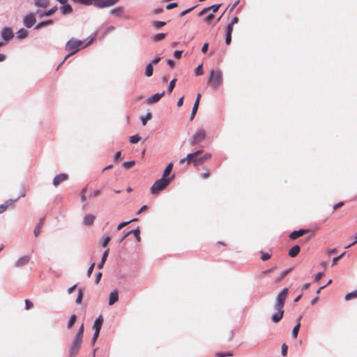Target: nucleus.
<instances>
[{"label":"nucleus","mask_w":357,"mask_h":357,"mask_svg":"<svg viewBox=\"0 0 357 357\" xmlns=\"http://www.w3.org/2000/svg\"><path fill=\"white\" fill-rule=\"evenodd\" d=\"M325 275L324 272H319L314 275V281L318 282L322 277Z\"/></svg>","instance_id":"50"},{"label":"nucleus","mask_w":357,"mask_h":357,"mask_svg":"<svg viewBox=\"0 0 357 357\" xmlns=\"http://www.w3.org/2000/svg\"><path fill=\"white\" fill-rule=\"evenodd\" d=\"M261 259L262 261H266L271 258V255L269 253L264 252L262 251L261 252Z\"/></svg>","instance_id":"48"},{"label":"nucleus","mask_w":357,"mask_h":357,"mask_svg":"<svg viewBox=\"0 0 357 357\" xmlns=\"http://www.w3.org/2000/svg\"><path fill=\"white\" fill-rule=\"evenodd\" d=\"M166 36V33H160L153 36V39L154 41L158 42L163 40Z\"/></svg>","instance_id":"37"},{"label":"nucleus","mask_w":357,"mask_h":357,"mask_svg":"<svg viewBox=\"0 0 357 357\" xmlns=\"http://www.w3.org/2000/svg\"><path fill=\"white\" fill-rule=\"evenodd\" d=\"M213 17H214L213 14V13H210V14H208V15L204 18V21H205L206 23L209 24V23H211V20L213 19Z\"/></svg>","instance_id":"53"},{"label":"nucleus","mask_w":357,"mask_h":357,"mask_svg":"<svg viewBox=\"0 0 357 357\" xmlns=\"http://www.w3.org/2000/svg\"><path fill=\"white\" fill-rule=\"evenodd\" d=\"M176 79L174 78L172 80L170 81L169 84V86H168V88H167V92L168 93H171L174 88L175 87V85H176Z\"/></svg>","instance_id":"44"},{"label":"nucleus","mask_w":357,"mask_h":357,"mask_svg":"<svg viewBox=\"0 0 357 357\" xmlns=\"http://www.w3.org/2000/svg\"><path fill=\"white\" fill-rule=\"evenodd\" d=\"M204 73L203 70V65L200 64L195 69V75L196 76L202 75Z\"/></svg>","instance_id":"43"},{"label":"nucleus","mask_w":357,"mask_h":357,"mask_svg":"<svg viewBox=\"0 0 357 357\" xmlns=\"http://www.w3.org/2000/svg\"><path fill=\"white\" fill-rule=\"evenodd\" d=\"M45 217L41 218L39 220L38 223L35 227L34 230H33V234H34L35 237H38L39 236V234L40 233V229L43 226V222L45 221Z\"/></svg>","instance_id":"20"},{"label":"nucleus","mask_w":357,"mask_h":357,"mask_svg":"<svg viewBox=\"0 0 357 357\" xmlns=\"http://www.w3.org/2000/svg\"><path fill=\"white\" fill-rule=\"evenodd\" d=\"M130 231H132V234H134L135 237L136 238V240L139 242L141 241V238L139 236V228L137 227L135 229L130 230Z\"/></svg>","instance_id":"42"},{"label":"nucleus","mask_w":357,"mask_h":357,"mask_svg":"<svg viewBox=\"0 0 357 357\" xmlns=\"http://www.w3.org/2000/svg\"><path fill=\"white\" fill-rule=\"evenodd\" d=\"M119 300V293L117 290H114L109 294V305H112Z\"/></svg>","instance_id":"19"},{"label":"nucleus","mask_w":357,"mask_h":357,"mask_svg":"<svg viewBox=\"0 0 357 357\" xmlns=\"http://www.w3.org/2000/svg\"><path fill=\"white\" fill-rule=\"evenodd\" d=\"M84 6L93 5L98 8H108L116 4L119 0H77Z\"/></svg>","instance_id":"5"},{"label":"nucleus","mask_w":357,"mask_h":357,"mask_svg":"<svg viewBox=\"0 0 357 357\" xmlns=\"http://www.w3.org/2000/svg\"><path fill=\"white\" fill-rule=\"evenodd\" d=\"M102 273L101 272H98L96 275V280H95V282L96 284L99 283V282L101 280V278H102Z\"/></svg>","instance_id":"59"},{"label":"nucleus","mask_w":357,"mask_h":357,"mask_svg":"<svg viewBox=\"0 0 357 357\" xmlns=\"http://www.w3.org/2000/svg\"><path fill=\"white\" fill-rule=\"evenodd\" d=\"M345 255V252H342L341 255H340L339 256L337 257H335L333 259V263H332V266H334L335 264V263L340 260L344 255Z\"/></svg>","instance_id":"51"},{"label":"nucleus","mask_w":357,"mask_h":357,"mask_svg":"<svg viewBox=\"0 0 357 357\" xmlns=\"http://www.w3.org/2000/svg\"><path fill=\"white\" fill-rule=\"evenodd\" d=\"M77 317L75 314H72L68 321L67 328H70L75 324Z\"/></svg>","instance_id":"34"},{"label":"nucleus","mask_w":357,"mask_h":357,"mask_svg":"<svg viewBox=\"0 0 357 357\" xmlns=\"http://www.w3.org/2000/svg\"><path fill=\"white\" fill-rule=\"evenodd\" d=\"M91 42L90 40L86 45L83 46V41L80 40L75 39V38H70L65 45V50L68 52V55L64 58V59L61 62V63L57 67V69L66 61V60L70 56L77 53L79 50L82 48H84L88 44Z\"/></svg>","instance_id":"2"},{"label":"nucleus","mask_w":357,"mask_h":357,"mask_svg":"<svg viewBox=\"0 0 357 357\" xmlns=\"http://www.w3.org/2000/svg\"><path fill=\"white\" fill-rule=\"evenodd\" d=\"M288 291L289 290L287 288H283L276 296L274 305V308L276 310V312H275L271 317V320L274 323L279 322L283 317V307L288 295Z\"/></svg>","instance_id":"1"},{"label":"nucleus","mask_w":357,"mask_h":357,"mask_svg":"<svg viewBox=\"0 0 357 357\" xmlns=\"http://www.w3.org/2000/svg\"><path fill=\"white\" fill-rule=\"evenodd\" d=\"M300 327H301V323L298 322L293 328L292 331H291V336H292L293 338H296L297 337L298 333V331H299V329H300Z\"/></svg>","instance_id":"30"},{"label":"nucleus","mask_w":357,"mask_h":357,"mask_svg":"<svg viewBox=\"0 0 357 357\" xmlns=\"http://www.w3.org/2000/svg\"><path fill=\"white\" fill-rule=\"evenodd\" d=\"M200 98H201V94L198 93V95L197 96V98H196V100L195 101V103H194L192 112H191V114H190V120H191V121L195 118V114H196V113L197 112Z\"/></svg>","instance_id":"16"},{"label":"nucleus","mask_w":357,"mask_h":357,"mask_svg":"<svg viewBox=\"0 0 357 357\" xmlns=\"http://www.w3.org/2000/svg\"><path fill=\"white\" fill-rule=\"evenodd\" d=\"M57 9H58V7L56 6H55L47 11H40V10H38L36 12V14H38V16L40 17H49V16L52 15L57 10Z\"/></svg>","instance_id":"15"},{"label":"nucleus","mask_w":357,"mask_h":357,"mask_svg":"<svg viewBox=\"0 0 357 357\" xmlns=\"http://www.w3.org/2000/svg\"><path fill=\"white\" fill-rule=\"evenodd\" d=\"M95 266V263H92L87 270V276L90 277Z\"/></svg>","instance_id":"56"},{"label":"nucleus","mask_w":357,"mask_h":357,"mask_svg":"<svg viewBox=\"0 0 357 357\" xmlns=\"http://www.w3.org/2000/svg\"><path fill=\"white\" fill-rule=\"evenodd\" d=\"M233 354L231 352H218L216 353V357H227L231 356Z\"/></svg>","instance_id":"47"},{"label":"nucleus","mask_w":357,"mask_h":357,"mask_svg":"<svg viewBox=\"0 0 357 357\" xmlns=\"http://www.w3.org/2000/svg\"><path fill=\"white\" fill-rule=\"evenodd\" d=\"M84 334V324H82L75 335L70 346L69 357H75L81 347Z\"/></svg>","instance_id":"3"},{"label":"nucleus","mask_w":357,"mask_h":357,"mask_svg":"<svg viewBox=\"0 0 357 357\" xmlns=\"http://www.w3.org/2000/svg\"><path fill=\"white\" fill-rule=\"evenodd\" d=\"M68 178V175L65 173H61L59 174H57L54 178H53V185L56 187L58 186L61 183L66 181Z\"/></svg>","instance_id":"11"},{"label":"nucleus","mask_w":357,"mask_h":357,"mask_svg":"<svg viewBox=\"0 0 357 357\" xmlns=\"http://www.w3.org/2000/svg\"><path fill=\"white\" fill-rule=\"evenodd\" d=\"M36 15V13H30L23 17V24L26 28H31L35 24Z\"/></svg>","instance_id":"8"},{"label":"nucleus","mask_w":357,"mask_h":357,"mask_svg":"<svg viewBox=\"0 0 357 357\" xmlns=\"http://www.w3.org/2000/svg\"><path fill=\"white\" fill-rule=\"evenodd\" d=\"M231 42V34L226 33L225 43L229 45Z\"/></svg>","instance_id":"60"},{"label":"nucleus","mask_w":357,"mask_h":357,"mask_svg":"<svg viewBox=\"0 0 357 357\" xmlns=\"http://www.w3.org/2000/svg\"><path fill=\"white\" fill-rule=\"evenodd\" d=\"M166 24V22H163V21H154L153 22V26L156 29H160L161 27H162L163 26H165Z\"/></svg>","instance_id":"41"},{"label":"nucleus","mask_w":357,"mask_h":357,"mask_svg":"<svg viewBox=\"0 0 357 357\" xmlns=\"http://www.w3.org/2000/svg\"><path fill=\"white\" fill-rule=\"evenodd\" d=\"M309 232L308 229H301L298 230H294L289 234V238L292 240L296 239L300 236Z\"/></svg>","instance_id":"14"},{"label":"nucleus","mask_w":357,"mask_h":357,"mask_svg":"<svg viewBox=\"0 0 357 357\" xmlns=\"http://www.w3.org/2000/svg\"><path fill=\"white\" fill-rule=\"evenodd\" d=\"M288 346L286 343H283L281 346V355L286 356L287 355Z\"/></svg>","instance_id":"45"},{"label":"nucleus","mask_w":357,"mask_h":357,"mask_svg":"<svg viewBox=\"0 0 357 357\" xmlns=\"http://www.w3.org/2000/svg\"><path fill=\"white\" fill-rule=\"evenodd\" d=\"M195 7H196V6H192V7H191V8H188V9H185V10H183V11L180 13V15H181V16H183V15H186V14L189 13H190V12H191L193 9H195Z\"/></svg>","instance_id":"52"},{"label":"nucleus","mask_w":357,"mask_h":357,"mask_svg":"<svg viewBox=\"0 0 357 357\" xmlns=\"http://www.w3.org/2000/svg\"><path fill=\"white\" fill-rule=\"evenodd\" d=\"M109 252V249H107L106 250L104 251V252L102 255V257H101V260H100V263L98 264V268L99 269L102 268V267L107 260V258L108 257Z\"/></svg>","instance_id":"23"},{"label":"nucleus","mask_w":357,"mask_h":357,"mask_svg":"<svg viewBox=\"0 0 357 357\" xmlns=\"http://www.w3.org/2000/svg\"><path fill=\"white\" fill-rule=\"evenodd\" d=\"M165 95V91H162V93H155L151 97L148 98L146 100L147 104H151L153 102H156L160 100V99Z\"/></svg>","instance_id":"17"},{"label":"nucleus","mask_w":357,"mask_h":357,"mask_svg":"<svg viewBox=\"0 0 357 357\" xmlns=\"http://www.w3.org/2000/svg\"><path fill=\"white\" fill-rule=\"evenodd\" d=\"M208 43H205L202 47V52L203 53H206L208 51Z\"/></svg>","instance_id":"63"},{"label":"nucleus","mask_w":357,"mask_h":357,"mask_svg":"<svg viewBox=\"0 0 357 357\" xmlns=\"http://www.w3.org/2000/svg\"><path fill=\"white\" fill-rule=\"evenodd\" d=\"M182 53H183V51L181 50H176L174 52V56L178 59L181 57L182 56Z\"/></svg>","instance_id":"57"},{"label":"nucleus","mask_w":357,"mask_h":357,"mask_svg":"<svg viewBox=\"0 0 357 357\" xmlns=\"http://www.w3.org/2000/svg\"><path fill=\"white\" fill-rule=\"evenodd\" d=\"M31 259V257L28 255H24L20 257L14 264L15 268H20L27 264Z\"/></svg>","instance_id":"12"},{"label":"nucleus","mask_w":357,"mask_h":357,"mask_svg":"<svg viewBox=\"0 0 357 357\" xmlns=\"http://www.w3.org/2000/svg\"><path fill=\"white\" fill-rule=\"evenodd\" d=\"M152 117V114L151 112H148L144 116H141L140 119L142 121V123L143 126H145L147 123V121L150 120Z\"/></svg>","instance_id":"32"},{"label":"nucleus","mask_w":357,"mask_h":357,"mask_svg":"<svg viewBox=\"0 0 357 357\" xmlns=\"http://www.w3.org/2000/svg\"><path fill=\"white\" fill-rule=\"evenodd\" d=\"M233 31V25L231 24H228L227 26V32L226 33L231 34Z\"/></svg>","instance_id":"61"},{"label":"nucleus","mask_w":357,"mask_h":357,"mask_svg":"<svg viewBox=\"0 0 357 357\" xmlns=\"http://www.w3.org/2000/svg\"><path fill=\"white\" fill-rule=\"evenodd\" d=\"M129 224V222L128 221H124V222H121L118 226H117V229L118 230H120L123 227L126 226L127 225Z\"/></svg>","instance_id":"62"},{"label":"nucleus","mask_w":357,"mask_h":357,"mask_svg":"<svg viewBox=\"0 0 357 357\" xmlns=\"http://www.w3.org/2000/svg\"><path fill=\"white\" fill-rule=\"evenodd\" d=\"M33 307V303L31 301H30L28 299H26L25 300V309L26 310H29L31 309V307Z\"/></svg>","instance_id":"55"},{"label":"nucleus","mask_w":357,"mask_h":357,"mask_svg":"<svg viewBox=\"0 0 357 357\" xmlns=\"http://www.w3.org/2000/svg\"><path fill=\"white\" fill-rule=\"evenodd\" d=\"M122 13V8L121 7H116L115 8L111 9L109 10V13L112 15H119Z\"/></svg>","instance_id":"36"},{"label":"nucleus","mask_w":357,"mask_h":357,"mask_svg":"<svg viewBox=\"0 0 357 357\" xmlns=\"http://www.w3.org/2000/svg\"><path fill=\"white\" fill-rule=\"evenodd\" d=\"M223 82L222 73L220 70H211L208 78L207 84L213 89H217Z\"/></svg>","instance_id":"4"},{"label":"nucleus","mask_w":357,"mask_h":357,"mask_svg":"<svg viewBox=\"0 0 357 357\" xmlns=\"http://www.w3.org/2000/svg\"><path fill=\"white\" fill-rule=\"evenodd\" d=\"M96 216L92 214H87L84 217L83 224L86 226H91L93 224Z\"/></svg>","instance_id":"18"},{"label":"nucleus","mask_w":357,"mask_h":357,"mask_svg":"<svg viewBox=\"0 0 357 357\" xmlns=\"http://www.w3.org/2000/svg\"><path fill=\"white\" fill-rule=\"evenodd\" d=\"M291 268H287L285 270H284L281 273L280 275L278 276V278H277L276 281L277 282H279L281 280H282L287 275H288L289 273V272L291 271Z\"/></svg>","instance_id":"38"},{"label":"nucleus","mask_w":357,"mask_h":357,"mask_svg":"<svg viewBox=\"0 0 357 357\" xmlns=\"http://www.w3.org/2000/svg\"><path fill=\"white\" fill-rule=\"evenodd\" d=\"M99 334H100V331H94L92 339H91V342H92L93 344H94L95 342L96 341L97 338L99 336Z\"/></svg>","instance_id":"54"},{"label":"nucleus","mask_w":357,"mask_h":357,"mask_svg":"<svg viewBox=\"0 0 357 357\" xmlns=\"http://www.w3.org/2000/svg\"><path fill=\"white\" fill-rule=\"evenodd\" d=\"M18 200L16 199H9L6 200L3 204L0 205V214L4 213L9 207L13 208L14 204Z\"/></svg>","instance_id":"9"},{"label":"nucleus","mask_w":357,"mask_h":357,"mask_svg":"<svg viewBox=\"0 0 357 357\" xmlns=\"http://www.w3.org/2000/svg\"><path fill=\"white\" fill-rule=\"evenodd\" d=\"M206 133L204 128H199L195 133L190 137L189 144L190 146H195L205 140Z\"/></svg>","instance_id":"7"},{"label":"nucleus","mask_w":357,"mask_h":357,"mask_svg":"<svg viewBox=\"0 0 357 357\" xmlns=\"http://www.w3.org/2000/svg\"><path fill=\"white\" fill-rule=\"evenodd\" d=\"M103 323V318L102 315H100L95 320L93 323V328H95V331H100L102 325Z\"/></svg>","instance_id":"22"},{"label":"nucleus","mask_w":357,"mask_h":357,"mask_svg":"<svg viewBox=\"0 0 357 357\" xmlns=\"http://www.w3.org/2000/svg\"><path fill=\"white\" fill-rule=\"evenodd\" d=\"M153 66L152 65V63H149L146 66L144 74L146 77H151L153 75Z\"/></svg>","instance_id":"27"},{"label":"nucleus","mask_w":357,"mask_h":357,"mask_svg":"<svg viewBox=\"0 0 357 357\" xmlns=\"http://www.w3.org/2000/svg\"><path fill=\"white\" fill-rule=\"evenodd\" d=\"M60 10L63 15H68L73 12V8L70 4L66 3L60 6Z\"/></svg>","instance_id":"21"},{"label":"nucleus","mask_w":357,"mask_h":357,"mask_svg":"<svg viewBox=\"0 0 357 357\" xmlns=\"http://www.w3.org/2000/svg\"><path fill=\"white\" fill-rule=\"evenodd\" d=\"M355 298H357V289L346 294L344 297L347 301H349Z\"/></svg>","instance_id":"33"},{"label":"nucleus","mask_w":357,"mask_h":357,"mask_svg":"<svg viewBox=\"0 0 357 357\" xmlns=\"http://www.w3.org/2000/svg\"><path fill=\"white\" fill-rule=\"evenodd\" d=\"M193 160H194L193 155L190 153H188L185 158L181 159L179 161V163L183 164L184 162H187L188 164H190V162H192Z\"/></svg>","instance_id":"29"},{"label":"nucleus","mask_w":357,"mask_h":357,"mask_svg":"<svg viewBox=\"0 0 357 357\" xmlns=\"http://www.w3.org/2000/svg\"><path fill=\"white\" fill-rule=\"evenodd\" d=\"M34 5L37 7L47 8L49 6V0H33Z\"/></svg>","instance_id":"25"},{"label":"nucleus","mask_w":357,"mask_h":357,"mask_svg":"<svg viewBox=\"0 0 357 357\" xmlns=\"http://www.w3.org/2000/svg\"><path fill=\"white\" fill-rule=\"evenodd\" d=\"M172 167H173V163L172 162H170L167 167L165 169L164 172H163V174H162V177L165 178V176H168L169 174V173L171 172V171L172 170Z\"/></svg>","instance_id":"35"},{"label":"nucleus","mask_w":357,"mask_h":357,"mask_svg":"<svg viewBox=\"0 0 357 357\" xmlns=\"http://www.w3.org/2000/svg\"><path fill=\"white\" fill-rule=\"evenodd\" d=\"M211 158V153H205L204 155L201 156L199 158H194L192 160V164L195 167L202 165L206 160Z\"/></svg>","instance_id":"13"},{"label":"nucleus","mask_w":357,"mask_h":357,"mask_svg":"<svg viewBox=\"0 0 357 357\" xmlns=\"http://www.w3.org/2000/svg\"><path fill=\"white\" fill-rule=\"evenodd\" d=\"M301 250V248L299 245H294L289 250V255L291 257H295L298 255Z\"/></svg>","instance_id":"24"},{"label":"nucleus","mask_w":357,"mask_h":357,"mask_svg":"<svg viewBox=\"0 0 357 357\" xmlns=\"http://www.w3.org/2000/svg\"><path fill=\"white\" fill-rule=\"evenodd\" d=\"M177 6H178V4L176 2L170 3L166 6V9L170 10V9H172V8L176 7Z\"/></svg>","instance_id":"58"},{"label":"nucleus","mask_w":357,"mask_h":357,"mask_svg":"<svg viewBox=\"0 0 357 357\" xmlns=\"http://www.w3.org/2000/svg\"><path fill=\"white\" fill-rule=\"evenodd\" d=\"M27 36H28V32L24 28L20 29L17 32V37L20 40H22V39L26 38Z\"/></svg>","instance_id":"28"},{"label":"nucleus","mask_w":357,"mask_h":357,"mask_svg":"<svg viewBox=\"0 0 357 357\" xmlns=\"http://www.w3.org/2000/svg\"><path fill=\"white\" fill-rule=\"evenodd\" d=\"M83 291L82 289H78V294H77V298L75 300V303L77 304H79L81 303L82 301V298H83Z\"/></svg>","instance_id":"40"},{"label":"nucleus","mask_w":357,"mask_h":357,"mask_svg":"<svg viewBox=\"0 0 357 357\" xmlns=\"http://www.w3.org/2000/svg\"><path fill=\"white\" fill-rule=\"evenodd\" d=\"M174 175H172V176H170L169 178L162 177L160 179L157 180L156 181L154 182V183L151 187V189H150L151 192L153 195L158 194L160 191L163 190L169 185V184L170 183L172 180L174 178Z\"/></svg>","instance_id":"6"},{"label":"nucleus","mask_w":357,"mask_h":357,"mask_svg":"<svg viewBox=\"0 0 357 357\" xmlns=\"http://www.w3.org/2000/svg\"><path fill=\"white\" fill-rule=\"evenodd\" d=\"M1 36L5 41H8L13 38L14 35L10 28L4 27L1 31Z\"/></svg>","instance_id":"10"},{"label":"nucleus","mask_w":357,"mask_h":357,"mask_svg":"<svg viewBox=\"0 0 357 357\" xmlns=\"http://www.w3.org/2000/svg\"><path fill=\"white\" fill-rule=\"evenodd\" d=\"M135 160H130V161H127V162H123L122 165L126 169H130L135 165Z\"/></svg>","instance_id":"46"},{"label":"nucleus","mask_w":357,"mask_h":357,"mask_svg":"<svg viewBox=\"0 0 357 357\" xmlns=\"http://www.w3.org/2000/svg\"><path fill=\"white\" fill-rule=\"evenodd\" d=\"M53 24V20H45V21H42V22H40L39 23H38L35 27H34V29H40L44 26H48V25H50V24Z\"/></svg>","instance_id":"26"},{"label":"nucleus","mask_w":357,"mask_h":357,"mask_svg":"<svg viewBox=\"0 0 357 357\" xmlns=\"http://www.w3.org/2000/svg\"><path fill=\"white\" fill-rule=\"evenodd\" d=\"M132 234V231L124 230L123 231L121 236L119 237L118 242L119 243H121L126 239L129 235Z\"/></svg>","instance_id":"31"},{"label":"nucleus","mask_w":357,"mask_h":357,"mask_svg":"<svg viewBox=\"0 0 357 357\" xmlns=\"http://www.w3.org/2000/svg\"><path fill=\"white\" fill-rule=\"evenodd\" d=\"M109 241H110L109 236H107L106 238H105V239L103 240V241L102 243V246L105 247L109 243Z\"/></svg>","instance_id":"64"},{"label":"nucleus","mask_w":357,"mask_h":357,"mask_svg":"<svg viewBox=\"0 0 357 357\" xmlns=\"http://www.w3.org/2000/svg\"><path fill=\"white\" fill-rule=\"evenodd\" d=\"M220 6H221V3L214 4V5L211 6H209L208 8H209V10H212L213 13H216L218 10V9H219V8Z\"/></svg>","instance_id":"49"},{"label":"nucleus","mask_w":357,"mask_h":357,"mask_svg":"<svg viewBox=\"0 0 357 357\" xmlns=\"http://www.w3.org/2000/svg\"><path fill=\"white\" fill-rule=\"evenodd\" d=\"M140 139L141 137L138 134H136L130 137L129 142L131 144H137L140 141Z\"/></svg>","instance_id":"39"}]
</instances>
